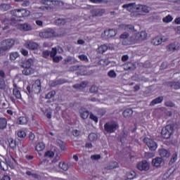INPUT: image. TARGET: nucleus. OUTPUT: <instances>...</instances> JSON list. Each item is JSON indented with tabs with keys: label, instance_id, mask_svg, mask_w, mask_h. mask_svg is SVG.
Returning a JSON list of instances; mask_svg holds the SVG:
<instances>
[{
	"label": "nucleus",
	"instance_id": "1",
	"mask_svg": "<svg viewBox=\"0 0 180 180\" xmlns=\"http://www.w3.org/2000/svg\"><path fill=\"white\" fill-rule=\"evenodd\" d=\"M60 157H61V154L60 153H55V156L52 160L51 162H48L47 161L41 162V164L45 166L46 169L49 171V172H56L57 171V165H56V162L60 161Z\"/></svg>",
	"mask_w": 180,
	"mask_h": 180
},
{
	"label": "nucleus",
	"instance_id": "2",
	"mask_svg": "<svg viewBox=\"0 0 180 180\" xmlns=\"http://www.w3.org/2000/svg\"><path fill=\"white\" fill-rule=\"evenodd\" d=\"M15 46V40L12 39H7L1 41L0 46V54H4L5 51L11 50Z\"/></svg>",
	"mask_w": 180,
	"mask_h": 180
},
{
	"label": "nucleus",
	"instance_id": "3",
	"mask_svg": "<svg viewBox=\"0 0 180 180\" xmlns=\"http://www.w3.org/2000/svg\"><path fill=\"white\" fill-rule=\"evenodd\" d=\"M13 164H15V158L11 156L10 158L6 159V162L0 161L1 169H2L3 171H7L8 167L15 168Z\"/></svg>",
	"mask_w": 180,
	"mask_h": 180
},
{
	"label": "nucleus",
	"instance_id": "4",
	"mask_svg": "<svg viewBox=\"0 0 180 180\" xmlns=\"http://www.w3.org/2000/svg\"><path fill=\"white\" fill-rule=\"evenodd\" d=\"M148 36V34H147V32H146L145 31H142L136 34L131 36L130 38V41L128 43L134 44L137 43L139 40H146Z\"/></svg>",
	"mask_w": 180,
	"mask_h": 180
},
{
	"label": "nucleus",
	"instance_id": "5",
	"mask_svg": "<svg viewBox=\"0 0 180 180\" xmlns=\"http://www.w3.org/2000/svg\"><path fill=\"white\" fill-rule=\"evenodd\" d=\"M11 25H15L17 29L23 30L24 32H30L32 30V26L28 23L20 24L15 19L11 20Z\"/></svg>",
	"mask_w": 180,
	"mask_h": 180
},
{
	"label": "nucleus",
	"instance_id": "6",
	"mask_svg": "<svg viewBox=\"0 0 180 180\" xmlns=\"http://www.w3.org/2000/svg\"><path fill=\"white\" fill-rule=\"evenodd\" d=\"M105 131L108 133H115V131L119 129V125L116 122H109L106 123L104 126Z\"/></svg>",
	"mask_w": 180,
	"mask_h": 180
},
{
	"label": "nucleus",
	"instance_id": "7",
	"mask_svg": "<svg viewBox=\"0 0 180 180\" xmlns=\"http://www.w3.org/2000/svg\"><path fill=\"white\" fill-rule=\"evenodd\" d=\"M172 133H174V127L171 125H167L162 129V137L163 139H169Z\"/></svg>",
	"mask_w": 180,
	"mask_h": 180
},
{
	"label": "nucleus",
	"instance_id": "8",
	"mask_svg": "<svg viewBox=\"0 0 180 180\" xmlns=\"http://www.w3.org/2000/svg\"><path fill=\"white\" fill-rule=\"evenodd\" d=\"M143 141L147 144L149 150L151 151H155V150H157L158 146L157 145V143H155L153 139L145 138Z\"/></svg>",
	"mask_w": 180,
	"mask_h": 180
},
{
	"label": "nucleus",
	"instance_id": "9",
	"mask_svg": "<svg viewBox=\"0 0 180 180\" xmlns=\"http://www.w3.org/2000/svg\"><path fill=\"white\" fill-rule=\"evenodd\" d=\"M39 37L42 39H49V37H54V30L51 28H48L46 30L39 33Z\"/></svg>",
	"mask_w": 180,
	"mask_h": 180
},
{
	"label": "nucleus",
	"instance_id": "10",
	"mask_svg": "<svg viewBox=\"0 0 180 180\" xmlns=\"http://www.w3.org/2000/svg\"><path fill=\"white\" fill-rule=\"evenodd\" d=\"M136 168L139 171H148L150 169V163L146 160L139 162L136 165Z\"/></svg>",
	"mask_w": 180,
	"mask_h": 180
},
{
	"label": "nucleus",
	"instance_id": "11",
	"mask_svg": "<svg viewBox=\"0 0 180 180\" xmlns=\"http://www.w3.org/2000/svg\"><path fill=\"white\" fill-rule=\"evenodd\" d=\"M139 5L134 4V3H131V4H124L122 6V8L124 9H127L129 12H138L139 9H137V6Z\"/></svg>",
	"mask_w": 180,
	"mask_h": 180
},
{
	"label": "nucleus",
	"instance_id": "12",
	"mask_svg": "<svg viewBox=\"0 0 180 180\" xmlns=\"http://www.w3.org/2000/svg\"><path fill=\"white\" fill-rule=\"evenodd\" d=\"M180 49V44L178 42H173L167 46V51L169 53H174L178 51Z\"/></svg>",
	"mask_w": 180,
	"mask_h": 180
},
{
	"label": "nucleus",
	"instance_id": "13",
	"mask_svg": "<svg viewBox=\"0 0 180 180\" xmlns=\"http://www.w3.org/2000/svg\"><path fill=\"white\" fill-rule=\"evenodd\" d=\"M51 141L53 143V144L58 146L62 151H65V144L64 142H63V141L58 139L56 137H53L51 138Z\"/></svg>",
	"mask_w": 180,
	"mask_h": 180
},
{
	"label": "nucleus",
	"instance_id": "14",
	"mask_svg": "<svg viewBox=\"0 0 180 180\" xmlns=\"http://www.w3.org/2000/svg\"><path fill=\"white\" fill-rule=\"evenodd\" d=\"M136 9H138V15H144V13H148V12H150L148 6H143L141 4H138Z\"/></svg>",
	"mask_w": 180,
	"mask_h": 180
},
{
	"label": "nucleus",
	"instance_id": "15",
	"mask_svg": "<svg viewBox=\"0 0 180 180\" xmlns=\"http://www.w3.org/2000/svg\"><path fill=\"white\" fill-rule=\"evenodd\" d=\"M167 40H168L167 37H156L152 40V44H153V46H160L162 41H167Z\"/></svg>",
	"mask_w": 180,
	"mask_h": 180
},
{
	"label": "nucleus",
	"instance_id": "16",
	"mask_svg": "<svg viewBox=\"0 0 180 180\" xmlns=\"http://www.w3.org/2000/svg\"><path fill=\"white\" fill-rule=\"evenodd\" d=\"M25 47L30 50H36L39 49V44L32 41H28L25 43Z\"/></svg>",
	"mask_w": 180,
	"mask_h": 180
},
{
	"label": "nucleus",
	"instance_id": "17",
	"mask_svg": "<svg viewBox=\"0 0 180 180\" xmlns=\"http://www.w3.org/2000/svg\"><path fill=\"white\" fill-rule=\"evenodd\" d=\"M32 89L35 94H39V92H40V90L41 89V87L40 86V80H36L33 83Z\"/></svg>",
	"mask_w": 180,
	"mask_h": 180
},
{
	"label": "nucleus",
	"instance_id": "18",
	"mask_svg": "<svg viewBox=\"0 0 180 180\" xmlns=\"http://www.w3.org/2000/svg\"><path fill=\"white\" fill-rule=\"evenodd\" d=\"M34 63V60L32 58H29L22 63L21 67H22V68H32V65H33Z\"/></svg>",
	"mask_w": 180,
	"mask_h": 180
},
{
	"label": "nucleus",
	"instance_id": "19",
	"mask_svg": "<svg viewBox=\"0 0 180 180\" xmlns=\"http://www.w3.org/2000/svg\"><path fill=\"white\" fill-rule=\"evenodd\" d=\"M159 155L162 158H169V157H171L169 151L164 148L159 149Z\"/></svg>",
	"mask_w": 180,
	"mask_h": 180
},
{
	"label": "nucleus",
	"instance_id": "20",
	"mask_svg": "<svg viewBox=\"0 0 180 180\" xmlns=\"http://www.w3.org/2000/svg\"><path fill=\"white\" fill-rule=\"evenodd\" d=\"M162 180H172L174 179V172L169 170L165 173L162 177Z\"/></svg>",
	"mask_w": 180,
	"mask_h": 180
},
{
	"label": "nucleus",
	"instance_id": "21",
	"mask_svg": "<svg viewBox=\"0 0 180 180\" xmlns=\"http://www.w3.org/2000/svg\"><path fill=\"white\" fill-rule=\"evenodd\" d=\"M161 164H162V158H155L152 160V165H153V167H156L157 168L161 167Z\"/></svg>",
	"mask_w": 180,
	"mask_h": 180
},
{
	"label": "nucleus",
	"instance_id": "22",
	"mask_svg": "<svg viewBox=\"0 0 180 180\" xmlns=\"http://www.w3.org/2000/svg\"><path fill=\"white\" fill-rule=\"evenodd\" d=\"M128 37L129 34L127 33H124L121 35V39H124V40L122 41V44H124V46H127V44H130V39H131V37L128 38V41L127 39H126Z\"/></svg>",
	"mask_w": 180,
	"mask_h": 180
},
{
	"label": "nucleus",
	"instance_id": "23",
	"mask_svg": "<svg viewBox=\"0 0 180 180\" xmlns=\"http://www.w3.org/2000/svg\"><path fill=\"white\" fill-rule=\"evenodd\" d=\"M34 72H36V70L32 68H24V70H22V74L24 75H32V74H34Z\"/></svg>",
	"mask_w": 180,
	"mask_h": 180
},
{
	"label": "nucleus",
	"instance_id": "24",
	"mask_svg": "<svg viewBox=\"0 0 180 180\" xmlns=\"http://www.w3.org/2000/svg\"><path fill=\"white\" fill-rule=\"evenodd\" d=\"M7 144L8 146H9V147L12 149V150H15V148H16V141H15L12 138H8L7 140Z\"/></svg>",
	"mask_w": 180,
	"mask_h": 180
},
{
	"label": "nucleus",
	"instance_id": "25",
	"mask_svg": "<svg viewBox=\"0 0 180 180\" xmlns=\"http://www.w3.org/2000/svg\"><path fill=\"white\" fill-rule=\"evenodd\" d=\"M79 113L82 119H88V116H89V112L85 108H80Z\"/></svg>",
	"mask_w": 180,
	"mask_h": 180
},
{
	"label": "nucleus",
	"instance_id": "26",
	"mask_svg": "<svg viewBox=\"0 0 180 180\" xmlns=\"http://www.w3.org/2000/svg\"><path fill=\"white\" fill-rule=\"evenodd\" d=\"M46 148V145L43 142L38 143L35 146L36 151H43Z\"/></svg>",
	"mask_w": 180,
	"mask_h": 180
},
{
	"label": "nucleus",
	"instance_id": "27",
	"mask_svg": "<svg viewBox=\"0 0 180 180\" xmlns=\"http://www.w3.org/2000/svg\"><path fill=\"white\" fill-rule=\"evenodd\" d=\"M105 36L107 37H113V36H116V30H109L104 32Z\"/></svg>",
	"mask_w": 180,
	"mask_h": 180
},
{
	"label": "nucleus",
	"instance_id": "28",
	"mask_svg": "<svg viewBox=\"0 0 180 180\" xmlns=\"http://www.w3.org/2000/svg\"><path fill=\"white\" fill-rule=\"evenodd\" d=\"M127 177L128 179H134V178H137V173L134 171H129L127 173Z\"/></svg>",
	"mask_w": 180,
	"mask_h": 180
},
{
	"label": "nucleus",
	"instance_id": "29",
	"mask_svg": "<svg viewBox=\"0 0 180 180\" xmlns=\"http://www.w3.org/2000/svg\"><path fill=\"white\" fill-rule=\"evenodd\" d=\"M8 124V121L6 118H0V129H6V125Z\"/></svg>",
	"mask_w": 180,
	"mask_h": 180
},
{
	"label": "nucleus",
	"instance_id": "30",
	"mask_svg": "<svg viewBox=\"0 0 180 180\" xmlns=\"http://www.w3.org/2000/svg\"><path fill=\"white\" fill-rule=\"evenodd\" d=\"M162 101H164V98L158 97L151 101L150 106H154V105H158V103H161V102H162Z\"/></svg>",
	"mask_w": 180,
	"mask_h": 180
},
{
	"label": "nucleus",
	"instance_id": "31",
	"mask_svg": "<svg viewBox=\"0 0 180 180\" xmlns=\"http://www.w3.org/2000/svg\"><path fill=\"white\" fill-rule=\"evenodd\" d=\"M133 115V110L131 109H127L123 112V116L124 117H131Z\"/></svg>",
	"mask_w": 180,
	"mask_h": 180
},
{
	"label": "nucleus",
	"instance_id": "32",
	"mask_svg": "<svg viewBox=\"0 0 180 180\" xmlns=\"http://www.w3.org/2000/svg\"><path fill=\"white\" fill-rule=\"evenodd\" d=\"M119 167V163L117 162H111L108 166H107V169H113Z\"/></svg>",
	"mask_w": 180,
	"mask_h": 180
},
{
	"label": "nucleus",
	"instance_id": "33",
	"mask_svg": "<svg viewBox=\"0 0 180 180\" xmlns=\"http://www.w3.org/2000/svg\"><path fill=\"white\" fill-rule=\"evenodd\" d=\"M59 168H60L63 171H68L69 166L67 163L64 162H60L59 163Z\"/></svg>",
	"mask_w": 180,
	"mask_h": 180
},
{
	"label": "nucleus",
	"instance_id": "34",
	"mask_svg": "<svg viewBox=\"0 0 180 180\" xmlns=\"http://www.w3.org/2000/svg\"><path fill=\"white\" fill-rule=\"evenodd\" d=\"M13 94L17 99H21L22 98V95L20 94V91H19L18 89H14L13 90Z\"/></svg>",
	"mask_w": 180,
	"mask_h": 180
},
{
	"label": "nucleus",
	"instance_id": "35",
	"mask_svg": "<svg viewBox=\"0 0 180 180\" xmlns=\"http://www.w3.org/2000/svg\"><path fill=\"white\" fill-rule=\"evenodd\" d=\"M12 15L16 16L17 18H22V10H13L11 11Z\"/></svg>",
	"mask_w": 180,
	"mask_h": 180
},
{
	"label": "nucleus",
	"instance_id": "36",
	"mask_svg": "<svg viewBox=\"0 0 180 180\" xmlns=\"http://www.w3.org/2000/svg\"><path fill=\"white\" fill-rule=\"evenodd\" d=\"M19 57V52H11L10 53V60L15 61Z\"/></svg>",
	"mask_w": 180,
	"mask_h": 180
},
{
	"label": "nucleus",
	"instance_id": "37",
	"mask_svg": "<svg viewBox=\"0 0 180 180\" xmlns=\"http://www.w3.org/2000/svg\"><path fill=\"white\" fill-rule=\"evenodd\" d=\"M17 136L20 139H25V137H26V132L22 129H20L17 131Z\"/></svg>",
	"mask_w": 180,
	"mask_h": 180
},
{
	"label": "nucleus",
	"instance_id": "38",
	"mask_svg": "<svg viewBox=\"0 0 180 180\" xmlns=\"http://www.w3.org/2000/svg\"><path fill=\"white\" fill-rule=\"evenodd\" d=\"M164 23H169L174 20V18L170 15H167L166 17L163 18L162 19Z\"/></svg>",
	"mask_w": 180,
	"mask_h": 180
},
{
	"label": "nucleus",
	"instance_id": "39",
	"mask_svg": "<svg viewBox=\"0 0 180 180\" xmlns=\"http://www.w3.org/2000/svg\"><path fill=\"white\" fill-rule=\"evenodd\" d=\"M18 123L19 124H26V123H27V118L25 117H20L18 120Z\"/></svg>",
	"mask_w": 180,
	"mask_h": 180
},
{
	"label": "nucleus",
	"instance_id": "40",
	"mask_svg": "<svg viewBox=\"0 0 180 180\" xmlns=\"http://www.w3.org/2000/svg\"><path fill=\"white\" fill-rule=\"evenodd\" d=\"M98 139V135L95 133H91L89 135V140L90 141H96Z\"/></svg>",
	"mask_w": 180,
	"mask_h": 180
},
{
	"label": "nucleus",
	"instance_id": "41",
	"mask_svg": "<svg viewBox=\"0 0 180 180\" xmlns=\"http://www.w3.org/2000/svg\"><path fill=\"white\" fill-rule=\"evenodd\" d=\"M0 9L1 11H9L11 9V5L3 4L0 5Z\"/></svg>",
	"mask_w": 180,
	"mask_h": 180
},
{
	"label": "nucleus",
	"instance_id": "42",
	"mask_svg": "<svg viewBox=\"0 0 180 180\" xmlns=\"http://www.w3.org/2000/svg\"><path fill=\"white\" fill-rule=\"evenodd\" d=\"M55 154L54 152L51 151V150H48L46 153H45L44 154V157L45 158H53V157H54Z\"/></svg>",
	"mask_w": 180,
	"mask_h": 180
},
{
	"label": "nucleus",
	"instance_id": "43",
	"mask_svg": "<svg viewBox=\"0 0 180 180\" xmlns=\"http://www.w3.org/2000/svg\"><path fill=\"white\" fill-rule=\"evenodd\" d=\"M108 75L110 78H116V77H117L116 72H115V70H110V71H108Z\"/></svg>",
	"mask_w": 180,
	"mask_h": 180
},
{
	"label": "nucleus",
	"instance_id": "44",
	"mask_svg": "<svg viewBox=\"0 0 180 180\" xmlns=\"http://www.w3.org/2000/svg\"><path fill=\"white\" fill-rule=\"evenodd\" d=\"M110 63L109 60L108 59H101L99 61V64L103 65V67H107V65Z\"/></svg>",
	"mask_w": 180,
	"mask_h": 180
},
{
	"label": "nucleus",
	"instance_id": "45",
	"mask_svg": "<svg viewBox=\"0 0 180 180\" xmlns=\"http://www.w3.org/2000/svg\"><path fill=\"white\" fill-rule=\"evenodd\" d=\"M170 86L173 88V89H180V83L179 82H172Z\"/></svg>",
	"mask_w": 180,
	"mask_h": 180
},
{
	"label": "nucleus",
	"instance_id": "46",
	"mask_svg": "<svg viewBox=\"0 0 180 180\" xmlns=\"http://www.w3.org/2000/svg\"><path fill=\"white\" fill-rule=\"evenodd\" d=\"M98 51L100 53H105V51H106L108 50V46L106 45H101L98 47Z\"/></svg>",
	"mask_w": 180,
	"mask_h": 180
},
{
	"label": "nucleus",
	"instance_id": "47",
	"mask_svg": "<svg viewBox=\"0 0 180 180\" xmlns=\"http://www.w3.org/2000/svg\"><path fill=\"white\" fill-rule=\"evenodd\" d=\"M43 16L42 13H34L32 15V19H40Z\"/></svg>",
	"mask_w": 180,
	"mask_h": 180
},
{
	"label": "nucleus",
	"instance_id": "48",
	"mask_svg": "<svg viewBox=\"0 0 180 180\" xmlns=\"http://www.w3.org/2000/svg\"><path fill=\"white\" fill-rule=\"evenodd\" d=\"M86 86V82H83L80 84H76L74 88L81 89V88H85Z\"/></svg>",
	"mask_w": 180,
	"mask_h": 180
},
{
	"label": "nucleus",
	"instance_id": "49",
	"mask_svg": "<svg viewBox=\"0 0 180 180\" xmlns=\"http://www.w3.org/2000/svg\"><path fill=\"white\" fill-rule=\"evenodd\" d=\"M22 18L29 16L30 15V11L26 9H21Z\"/></svg>",
	"mask_w": 180,
	"mask_h": 180
},
{
	"label": "nucleus",
	"instance_id": "50",
	"mask_svg": "<svg viewBox=\"0 0 180 180\" xmlns=\"http://www.w3.org/2000/svg\"><path fill=\"white\" fill-rule=\"evenodd\" d=\"M95 12L96 13H93L94 16H101L102 13H103V12H105V11L103 10L97 9V10H96Z\"/></svg>",
	"mask_w": 180,
	"mask_h": 180
},
{
	"label": "nucleus",
	"instance_id": "51",
	"mask_svg": "<svg viewBox=\"0 0 180 180\" xmlns=\"http://www.w3.org/2000/svg\"><path fill=\"white\" fill-rule=\"evenodd\" d=\"M56 25H65V20L59 18L56 20Z\"/></svg>",
	"mask_w": 180,
	"mask_h": 180
},
{
	"label": "nucleus",
	"instance_id": "52",
	"mask_svg": "<svg viewBox=\"0 0 180 180\" xmlns=\"http://www.w3.org/2000/svg\"><path fill=\"white\" fill-rule=\"evenodd\" d=\"M54 95H56V91H52L46 95V99H51V98H53Z\"/></svg>",
	"mask_w": 180,
	"mask_h": 180
},
{
	"label": "nucleus",
	"instance_id": "53",
	"mask_svg": "<svg viewBox=\"0 0 180 180\" xmlns=\"http://www.w3.org/2000/svg\"><path fill=\"white\" fill-rule=\"evenodd\" d=\"M91 160L93 161H97V160H101V155H93L91 156Z\"/></svg>",
	"mask_w": 180,
	"mask_h": 180
},
{
	"label": "nucleus",
	"instance_id": "54",
	"mask_svg": "<svg viewBox=\"0 0 180 180\" xmlns=\"http://www.w3.org/2000/svg\"><path fill=\"white\" fill-rule=\"evenodd\" d=\"M51 57H55L56 54H57V49L56 48H53L51 53H49Z\"/></svg>",
	"mask_w": 180,
	"mask_h": 180
},
{
	"label": "nucleus",
	"instance_id": "55",
	"mask_svg": "<svg viewBox=\"0 0 180 180\" xmlns=\"http://www.w3.org/2000/svg\"><path fill=\"white\" fill-rule=\"evenodd\" d=\"M5 88H6V84L5 83V81H0V89H5Z\"/></svg>",
	"mask_w": 180,
	"mask_h": 180
},
{
	"label": "nucleus",
	"instance_id": "56",
	"mask_svg": "<svg viewBox=\"0 0 180 180\" xmlns=\"http://www.w3.org/2000/svg\"><path fill=\"white\" fill-rule=\"evenodd\" d=\"M79 58L82 60V61H88V56L85 55L79 56Z\"/></svg>",
	"mask_w": 180,
	"mask_h": 180
},
{
	"label": "nucleus",
	"instance_id": "57",
	"mask_svg": "<svg viewBox=\"0 0 180 180\" xmlns=\"http://www.w3.org/2000/svg\"><path fill=\"white\" fill-rule=\"evenodd\" d=\"M53 60L55 63H58V61H60V60H63V57H61V56H53Z\"/></svg>",
	"mask_w": 180,
	"mask_h": 180
},
{
	"label": "nucleus",
	"instance_id": "58",
	"mask_svg": "<svg viewBox=\"0 0 180 180\" xmlns=\"http://www.w3.org/2000/svg\"><path fill=\"white\" fill-rule=\"evenodd\" d=\"M90 119H91V120H94V122H95L96 123H98V117L94 115V114L90 115Z\"/></svg>",
	"mask_w": 180,
	"mask_h": 180
},
{
	"label": "nucleus",
	"instance_id": "59",
	"mask_svg": "<svg viewBox=\"0 0 180 180\" xmlns=\"http://www.w3.org/2000/svg\"><path fill=\"white\" fill-rule=\"evenodd\" d=\"M176 160H178V156L176 155V154H174L170 160V162H172V164H173V162H175V161H176Z\"/></svg>",
	"mask_w": 180,
	"mask_h": 180
},
{
	"label": "nucleus",
	"instance_id": "60",
	"mask_svg": "<svg viewBox=\"0 0 180 180\" xmlns=\"http://www.w3.org/2000/svg\"><path fill=\"white\" fill-rule=\"evenodd\" d=\"M90 92H91V94H94V92H98V87H96V86H91L90 89Z\"/></svg>",
	"mask_w": 180,
	"mask_h": 180
},
{
	"label": "nucleus",
	"instance_id": "61",
	"mask_svg": "<svg viewBox=\"0 0 180 180\" xmlns=\"http://www.w3.org/2000/svg\"><path fill=\"white\" fill-rule=\"evenodd\" d=\"M155 155V154H154V153H146V157H148V158H153V157H154Z\"/></svg>",
	"mask_w": 180,
	"mask_h": 180
},
{
	"label": "nucleus",
	"instance_id": "62",
	"mask_svg": "<svg viewBox=\"0 0 180 180\" xmlns=\"http://www.w3.org/2000/svg\"><path fill=\"white\" fill-rule=\"evenodd\" d=\"M72 134H73V136L77 137V136H79L80 132L79 130L75 129L72 131Z\"/></svg>",
	"mask_w": 180,
	"mask_h": 180
},
{
	"label": "nucleus",
	"instance_id": "63",
	"mask_svg": "<svg viewBox=\"0 0 180 180\" xmlns=\"http://www.w3.org/2000/svg\"><path fill=\"white\" fill-rule=\"evenodd\" d=\"M21 54H22V56H27V54H29V51H27V50L26 49H21Z\"/></svg>",
	"mask_w": 180,
	"mask_h": 180
},
{
	"label": "nucleus",
	"instance_id": "64",
	"mask_svg": "<svg viewBox=\"0 0 180 180\" xmlns=\"http://www.w3.org/2000/svg\"><path fill=\"white\" fill-rule=\"evenodd\" d=\"M0 180H11V177L8 175H5L3 176V178L0 179Z\"/></svg>",
	"mask_w": 180,
	"mask_h": 180
}]
</instances>
